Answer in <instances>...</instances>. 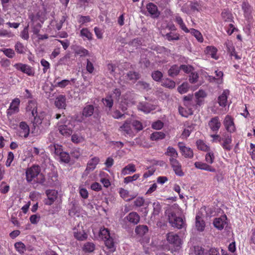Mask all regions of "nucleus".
<instances>
[{
	"mask_svg": "<svg viewBox=\"0 0 255 255\" xmlns=\"http://www.w3.org/2000/svg\"><path fill=\"white\" fill-rule=\"evenodd\" d=\"M162 85L166 87L172 89L175 86V83L169 79H166L162 81Z\"/></svg>",
	"mask_w": 255,
	"mask_h": 255,
	"instance_id": "53",
	"label": "nucleus"
},
{
	"mask_svg": "<svg viewBox=\"0 0 255 255\" xmlns=\"http://www.w3.org/2000/svg\"><path fill=\"white\" fill-rule=\"evenodd\" d=\"M100 236L104 240L110 237L111 235L108 229L102 228L100 232Z\"/></svg>",
	"mask_w": 255,
	"mask_h": 255,
	"instance_id": "59",
	"label": "nucleus"
},
{
	"mask_svg": "<svg viewBox=\"0 0 255 255\" xmlns=\"http://www.w3.org/2000/svg\"><path fill=\"white\" fill-rule=\"evenodd\" d=\"M13 67L18 71L26 74L29 76H33L35 74V71L34 69L30 66L23 64L21 63H15L13 65Z\"/></svg>",
	"mask_w": 255,
	"mask_h": 255,
	"instance_id": "5",
	"label": "nucleus"
},
{
	"mask_svg": "<svg viewBox=\"0 0 255 255\" xmlns=\"http://www.w3.org/2000/svg\"><path fill=\"white\" fill-rule=\"evenodd\" d=\"M106 246L112 250H114V242L113 238L110 237L104 239Z\"/></svg>",
	"mask_w": 255,
	"mask_h": 255,
	"instance_id": "62",
	"label": "nucleus"
},
{
	"mask_svg": "<svg viewBox=\"0 0 255 255\" xmlns=\"http://www.w3.org/2000/svg\"><path fill=\"white\" fill-rule=\"evenodd\" d=\"M46 194L47 199L45 200V203L48 205H52L58 197V192L55 190H47L46 191Z\"/></svg>",
	"mask_w": 255,
	"mask_h": 255,
	"instance_id": "14",
	"label": "nucleus"
},
{
	"mask_svg": "<svg viewBox=\"0 0 255 255\" xmlns=\"http://www.w3.org/2000/svg\"><path fill=\"white\" fill-rule=\"evenodd\" d=\"M119 131L125 135L132 136L134 131L131 124V119H127L119 128Z\"/></svg>",
	"mask_w": 255,
	"mask_h": 255,
	"instance_id": "7",
	"label": "nucleus"
},
{
	"mask_svg": "<svg viewBox=\"0 0 255 255\" xmlns=\"http://www.w3.org/2000/svg\"><path fill=\"white\" fill-rule=\"evenodd\" d=\"M165 134L162 131H155L153 132L150 135V138L152 140H157L163 139Z\"/></svg>",
	"mask_w": 255,
	"mask_h": 255,
	"instance_id": "39",
	"label": "nucleus"
},
{
	"mask_svg": "<svg viewBox=\"0 0 255 255\" xmlns=\"http://www.w3.org/2000/svg\"><path fill=\"white\" fill-rule=\"evenodd\" d=\"M215 76H209L208 80L211 82H215L218 84L222 83L223 73L221 71L216 70L215 71Z\"/></svg>",
	"mask_w": 255,
	"mask_h": 255,
	"instance_id": "20",
	"label": "nucleus"
},
{
	"mask_svg": "<svg viewBox=\"0 0 255 255\" xmlns=\"http://www.w3.org/2000/svg\"><path fill=\"white\" fill-rule=\"evenodd\" d=\"M138 109L144 113H149L150 111L154 110L152 106L146 103H140L138 105Z\"/></svg>",
	"mask_w": 255,
	"mask_h": 255,
	"instance_id": "30",
	"label": "nucleus"
},
{
	"mask_svg": "<svg viewBox=\"0 0 255 255\" xmlns=\"http://www.w3.org/2000/svg\"><path fill=\"white\" fill-rule=\"evenodd\" d=\"M144 202L145 200L143 197H138L134 200L133 205L136 207H140L144 205Z\"/></svg>",
	"mask_w": 255,
	"mask_h": 255,
	"instance_id": "58",
	"label": "nucleus"
},
{
	"mask_svg": "<svg viewBox=\"0 0 255 255\" xmlns=\"http://www.w3.org/2000/svg\"><path fill=\"white\" fill-rule=\"evenodd\" d=\"M230 91L226 89L224 90L218 98V102L221 107H225L227 105L228 96L229 95Z\"/></svg>",
	"mask_w": 255,
	"mask_h": 255,
	"instance_id": "22",
	"label": "nucleus"
},
{
	"mask_svg": "<svg viewBox=\"0 0 255 255\" xmlns=\"http://www.w3.org/2000/svg\"><path fill=\"white\" fill-rule=\"evenodd\" d=\"M197 148L201 150L208 151L209 150V147L201 140H198L196 141Z\"/></svg>",
	"mask_w": 255,
	"mask_h": 255,
	"instance_id": "48",
	"label": "nucleus"
},
{
	"mask_svg": "<svg viewBox=\"0 0 255 255\" xmlns=\"http://www.w3.org/2000/svg\"><path fill=\"white\" fill-rule=\"evenodd\" d=\"M180 71V68L176 65L172 66L168 71L169 76L171 77L176 76Z\"/></svg>",
	"mask_w": 255,
	"mask_h": 255,
	"instance_id": "43",
	"label": "nucleus"
},
{
	"mask_svg": "<svg viewBox=\"0 0 255 255\" xmlns=\"http://www.w3.org/2000/svg\"><path fill=\"white\" fill-rule=\"evenodd\" d=\"M95 246L93 243L88 242L85 244L83 250L85 252L91 253L94 251Z\"/></svg>",
	"mask_w": 255,
	"mask_h": 255,
	"instance_id": "50",
	"label": "nucleus"
},
{
	"mask_svg": "<svg viewBox=\"0 0 255 255\" xmlns=\"http://www.w3.org/2000/svg\"><path fill=\"white\" fill-rule=\"evenodd\" d=\"M189 86L187 83H183L178 87V91L180 94H184L188 91Z\"/></svg>",
	"mask_w": 255,
	"mask_h": 255,
	"instance_id": "63",
	"label": "nucleus"
},
{
	"mask_svg": "<svg viewBox=\"0 0 255 255\" xmlns=\"http://www.w3.org/2000/svg\"><path fill=\"white\" fill-rule=\"evenodd\" d=\"M33 117V123L35 127L41 126L43 128H46L50 125V118L44 112L40 113L38 116L36 114Z\"/></svg>",
	"mask_w": 255,
	"mask_h": 255,
	"instance_id": "2",
	"label": "nucleus"
},
{
	"mask_svg": "<svg viewBox=\"0 0 255 255\" xmlns=\"http://www.w3.org/2000/svg\"><path fill=\"white\" fill-rule=\"evenodd\" d=\"M14 247L16 250L20 254H22L26 251V248L24 244L21 242L15 243Z\"/></svg>",
	"mask_w": 255,
	"mask_h": 255,
	"instance_id": "47",
	"label": "nucleus"
},
{
	"mask_svg": "<svg viewBox=\"0 0 255 255\" xmlns=\"http://www.w3.org/2000/svg\"><path fill=\"white\" fill-rule=\"evenodd\" d=\"M75 54L80 57L86 56L89 55V51L82 47H78L75 50Z\"/></svg>",
	"mask_w": 255,
	"mask_h": 255,
	"instance_id": "45",
	"label": "nucleus"
},
{
	"mask_svg": "<svg viewBox=\"0 0 255 255\" xmlns=\"http://www.w3.org/2000/svg\"><path fill=\"white\" fill-rule=\"evenodd\" d=\"M165 154L166 155L169 157V161H171L172 159H177L178 157V153L177 150L171 146H168L167 147Z\"/></svg>",
	"mask_w": 255,
	"mask_h": 255,
	"instance_id": "26",
	"label": "nucleus"
},
{
	"mask_svg": "<svg viewBox=\"0 0 255 255\" xmlns=\"http://www.w3.org/2000/svg\"><path fill=\"white\" fill-rule=\"evenodd\" d=\"M80 36L83 38H86L89 40L92 39V34L87 28H84L81 30Z\"/></svg>",
	"mask_w": 255,
	"mask_h": 255,
	"instance_id": "41",
	"label": "nucleus"
},
{
	"mask_svg": "<svg viewBox=\"0 0 255 255\" xmlns=\"http://www.w3.org/2000/svg\"><path fill=\"white\" fill-rule=\"evenodd\" d=\"M166 236L168 243L173 246L178 247L181 245V240L177 234L170 232Z\"/></svg>",
	"mask_w": 255,
	"mask_h": 255,
	"instance_id": "8",
	"label": "nucleus"
},
{
	"mask_svg": "<svg viewBox=\"0 0 255 255\" xmlns=\"http://www.w3.org/2000/svg\"><path fill=\"white\" fill-rule=\"evenodd\" d=\"M192 130L193 127L192 126H188L185 128L182 133V138H186L188 137L190 135Z\"/></svg>",
	"mask_w": 255,
	"mask_h": 255,
	"instance_id": "61",
	"label": "nucleus"
},
{
	"mask_svg": "<svg viewBox=\"0 0 255 255\" xmlns=\"http://www.w3.org/2000/svg\"><path fill=\"white\" fill-rule=\"evenodd\" d=\"M30 132V128L27 124L25 122H21L16 130V135L19 137L26 138Z\"/></svg>",
	"mask_w": 255,
	"mask_h": 255,
	"instance_id": "4",
	"label": "nucleus"
},
{
	"mask_svg": "<svg viewBox=\"0 0 255 255\" xmlns=\"http://www.w3.org/2000/svg\"><path fill=\"white\" fill-rule=\"evenodd\" d=\"M74 236L75 238L79 241H84L87 238V235L81 228L79 230H74Z\"/></svg>",
	"mask_w": 255,
	"mask_h": 255,
	"instance_id": "28",
	"label": "nucleus"
},
{
	"mask_svg": "<svg viewBox=\"0 0 255 255\" xmlns=\"http://www.w3.org/2000/svg\"><path fill=\"white\" fill-rule=\"evenodd\" d=\"M148 231V227L145 225H139L135 229V233L140 236L145 235Z\"/></svg>",
	"mask_w": 255,
	"mask_h": 255,
	"instance_id": "36",
	"label": "nucleus"
},
{
	"mask_svg": "<svg viewBox=\"0 0 255 255\" xmlns=\"http://www.w3.org/2000/svg\"><path fill=\"white\" fill-rule=\"evenodd\" d=\"M14 49L17 53L23 54L25 53L26 48L22 43L18 41L15 44Z\"/></svg>",
	"mask_w": 255,
	"mask_h": 255,
	"instance_id": "37",
	"label": "nucleus"
},
{
	"mask_svg": "<svg viewBox=\"0 0 255 255\" xmlns=\"http://www.w3.org/2000/svg\"><path fill=\"white\" fill-rule=\"evenodd\" d=\"M196 228L198 231L202 232L204 230L205 223L203 219L199 215L196 216Z\"/></svg>",
	"mask_w": 255,
	"mask_h": 255,
	"instance_id": "31",
	"label": "nucleus"
},
{
	"mask_svg": "<svg viewBox=\"0 0 255 255\" xmlns=\"http://www.w3.org/2000/svg\"><path fill=\"white\" fill-rule=\"evenodd\" d=\"M227 217L226 216L215 218L213 222L214 227L219 230H222L227 224Z\"/></svg>",
	"mask_w": 255,
	"mask_h": 255,
	"instance_id": "17",
	"label": "nucleus"
},
{
	"mask_svg": "<svg viewBox=\"0 0 255 255\" xmlns=\"http://www.w3.org/2000/svg\"><path fill=\"white\" fill-rule=\"evenodd\" d=\"M222 141H223V142L221 143V145L225 150L230 151L232 149L231 143L232 139L231 135L226 134L224 135L222 138Z\"/></svg>",
	"mask_w": 255,
	"mask_h": 255,
	"instance_id": "16",
	"label": "nucleus"
},
{
	"mask_svg": "<svg viewBox=\"0 0 255 255\" xmlns=\"http://www.w3.org/2000/svg\"><path fill=\"white\" fill-rule=\"evenodd\" d=\"M40 168L38 165H33L28 168L25 172L26 179L27 182L31 183L36 178L40 172Z\"/></svg>",
	"mask_w": 255,
	"mask_h": 255,
	"instance_id": "3",
	"label": "nucleus"
},
{
	"mask_svg": "<svg viewBox=\"0 0 255 255\" xmlns=\"http://www.w3.org/2000/svg\"><path fill=\"white\" fill-rule=\"evenodd\" d=\"M140 176L139 174H135L133 176L126 177L124 178V183L128 184L137 180Z\"/></svg>",
	"mask_w": 255,
	"mask_h": 255,
	"instance_id": "55",
	"label": "nucleus"
},
{
	"mask_svg": "<svg viewBox=\"0 0 255 255\" xmlns=\"http://www.w3.org/2000/svg\"><path fill=\"white\" fill-rule=\"evenodd\" d=\"M223 124L226 129L228 132L232 133L236 130L234 120L230 116L227 115L225 117L223 121Z\"/></svg>",
	"mask_w": 255,
	"mask_h": 255,
	"instance_id": "12",
	"label": "nucleus"
},
{
	"mask_svg": "<svg viewBox=\"0 0 255 255\" xmlns=\"http://www.w3.org/2000/svg\"><path fill=\"white\" fill-rule=\"evenodd\" d=\"M99 162V159L97 157H94L91 158L87 163L86 171L88 173L94 170L97 165Z\"/></svg>",
	"mask_w": 255,
	"mask_h": 255,
	"instance_id": "24",
	"label": "nucleus"
},
{
	"mask_svg": "<svg viewBox=\"0 0 255 255\" xmlns=\"http://www.w3.org/2000/svg\"><path fill=\"white\" fill-rule=\"evenodd\" d=\"M26 109L27 112H30L32 116H34L37 114L36 102L33 100L29 101Z\"/></svg>",
	"mask_w": 255,
	"mask_h": 255,
	"instance_id": "27",
	"label": "nucleus"
},
{
	"mask_svg": "<svg viewBox=\"0 0 255 255\" xmlns=\"http://www.w3.org/2000/svg\"><path fill=\"white\" fill-rule=\"evenodd\" d=\"M19 105L20 100L18 98H15L12 101L8 109L6 111L7 116L8 118L12 115L19 112Z\"/></svg>",
	"mask_w": 255,
	"mask_h": 255,
	"instance_id": "9",
	"label": "nucleus"
},
{
	"mask_svg": "<svg viewBox=\"0 0 255 255\" xmlns=\"http://www.w3.org/2000/svg\"><path fill=\"white\" fill-rule=\"evenodd\" d=\"M118 192L121 197L127 202L131 200L136 197V195L130 194L128 190L123 188H120L118 189Z\"/></svg>",
	"mask_w": 255,
	"mask_h": 255,
	"instance_id": "19",
	"label": "nucleus"
},
{
	"mask_svg": "<svg viewBox=\"0 0 255 255\" xmlns=\"http://www.w3.org/2000/svg\"><path fill=\"white\" fill-rule=\"evenodd\" d=\"M208 126L212 131L217 132L221 126L219 118L215 117L211 119L208 123Z\"/></svg>",
	"mask_w": 255,
	"mask_h": 255,
	"instance_id": "13",
	"label": "nucleus"
},
{
	"mask_svg": "<svg viewBox=\"0 0 255 255\" xmlns=\"http://www.w3.org/2000/svg\"><path fill=\"white\" fill-rule=\"evenodd\" d=\"M178 146L179 148L182 155L185 158H192L194 156L193 150L185 145L183 142H179Z\"/></svg>",
	"mask_w": 255,
	"mask_h": 255,
	"instance_id": "10",
	"label": "nucleus"
},
{
	"mask_svg": "<svg viewBox=\"0 0 255 255\" xmlns=\"http://www.w3.org/2000/svg\"><path fill=\"white\" fill-rule=\"evenodd\" d=\"M225 45H226L227 51L230 53L231 55H234L235 49L233 46V43L232 41L227 40Z\"/></svg>",
	"mask_w": 255,
	"mask_h": 255,
	"instance_id": "49",
	"label": "nucleus"
},
{
	"mask_svg": "<svg viewBox=\"0 0 255 255\" xmlns=\"http://www.w3.org/2000/svg\"><path fill=\"white\" fill-rule=\"evenodd\" d=\"M146 9L149 13L153 17H157L159 16V12L158 11L157 7L155 4L152 3H149L146 5Z\"/></svg>",
	"mask_w": 255,
	"mask_h": 255,
	"instance_id": "23",
	"label": "nucleus"
},
{
	"mask_svg": "<svg viewBox=\"0 0 255 255\" xmlns=\"http://www.w3.org/2000/svg\"><path fill=\"white\" fill-rule=\"evenodd\" d=\"M74 125L70 122H65L64 124L59 125L58 129L61 134L65 136H69L72 133Z\"/></svg>",
	"mask_w": 255,
	"mask_h": 255,
	"instance_id": "6",
	"label": "nucleus"
},
{
	"mask_svg": "<svg viewBox=\"0 0 255 255\" xmlns=\"http://www.w3.org/2000/svg\"><path fill=\"white\" fill-rule=\"evenodd\" d=\"M3 54L9 58H12L15 56L14 50L11 48H3L0 50Z\"/></svg>",
	"mask_w": 255,
	"mask_h": 255,
	"instance_id": "44",
	"label": "nucleus"
},
{
	"mask_svg": "<svg viewBox=\"0 0 255 255\" xmlns=\"http://www.w3.org/2000/svg\"><path fill=\"white\" fill-rule=\"evenodd\" d=\"M190 6L193 10L200 11L202 9V2L198 1L192 2L190 4Z\"/></svg>",
	"mask_w": 255,
	"mask_h": 255,
	"instance_id": "54",
	"label": "nucleus"
},
{
	"mask_svg": "<svg viewBox=\"0 0 255 255\" xmlns=\"http://www.w3.org/2000/svg\"><path fill=\"white\" fill-rule=\"evenodd\" d=\"M55 104L56 107L59 109L65 108L66 106L65 96L60 95L57 97L55 100Z\"/></svg>",
	"mask_w": 255,
	"mask_h": 255,
	"instance_id": "29",
	"label": "nucleus"
},
{
	"mask_svg": "<svg viewBox=\"0 0 255 255\" xmlns=\"http://www.w3.org/2000/svg\"><path fill=\"white\" fill-rule=\"evenodd\" d=\"M194 253L196 255H208L207 252H205L204 249L200 246L194 247Z\"/></svg>",
	"mask_w": 255,
	"mask_h": 255,
	"instance_id": "57",
	"label": "nucleus"
},
{
	"mask_svg": "<svg viewBox=\"0 0 255 255\" xmlns=\"http://www.w3.org/2000/svg\"><path fill=\"white\" fill-rule=\"evenodd\" d=\"M189 32L192 34L199 42H202L203 41V37L201 33L195 29L191 28L189 30Z\"/></svg>",
	"mask_w": 255,
	"mask_h": 255,
	"instance_id": "40",
	"label": "nucleus"
},
{
	"mask_svg": "<svg viewBox=\"0 0 255 255\" xmlns=\"http://www.w3.org/2000/svg\"><path fill=\"white\" fill-rule=\"evenodd\" d=\"M136 168L135 166L133 164H129L125 166L122 170V174L125 175L129 174L130 173H133L135 172Z\"/></svg>",
	"mask_w": 255,
	"mask_h": 255,
	"instance_id": "34",
	"label": "nucleus"
},
{
	"mask_svg": "<svg viewBox=\"0 0 255 255\" xmlns=\"http://www.w3.org/2000/svg\"><path fill=\"white\" fill-rule=\"evenodd\" d=\"M169 163L177 176H183L184 175V174L182 169L181 164L177 159H172L171 161H169Z\"/></svg>",
	"mask_w": 255,
	"mask_h": 255,
	"instance_id": "11",
	"label": "nucleus"
},
{
	"mask_svg": "<svg viewBox=\"0 0 255 255\" xmlns=\"http://www.w3.org/2000/svg\"><path fill=\"white\" fill-rule=\"evenodd\" d=\"M131 124L132 128L136 130L137 131L141 130L143 128L142 124L138 121L131 120Z\"/></svg>",
	"mask_w": 255,
	"mask_h": 255,
	"instance_id": "52",
	"label": "nucleus"
},
{
	"mask_svg": "<svg viewBox=\"0 0 255 255\" xmlns=\"http://www.w3.org/2000/svg\"><path fill=\"white\" fill-rule=\"evenodd\" d=\"M164 37L169 41L179 39V34L176 32H170L167 33L164 35Z\"/></svg>",
	"mask_w": 255,
	"mask_h": 255,
	"instance_id": "42",
	"label": "nucleus"
},
{
	"mask_svg": "<svg viewBox=\"0 0 255 255\" xmlns=\"http://www.w3.org/2000/svg\"><path fill=\"white\" fill-rule=\"evenodd\" d=\"M151 76L154 80L159 81L162 77L163 74L159 71H155L152 72Z\"/></svg>",
	"mask_w": 255,
	"mask_h": 255,
	"instance_id": "64",
	"label": "nucleus"
},
{
	"mask_svg": "<svg viewBox=\"0 0 255 255\" xmlns=\"http://www.w3.org/2000/svg\"><path fill=\"white\" fill-rule=\"evenodd\" d=\"M217 49L213 46H208L206 47L205 52L206 54L210 55L212 58L217 59Z\"/></svg>",
	"mask_w": 255,
	"mask_h": 255,
	"instance_id": "32",
	"label": "nucleus"
},
{
	"mask_svg": "<svg viewBox=\"0 0 255 255\" xmlns=\"http://www.w3.org/2000/svg\"><path fill=\"white\" fill-rule=\"evenodd\" d=\"M55 148V153L57 155H59V157L60 160L65 163L69 162L70 160V156L68 153L66 152L61 151L60 147L58 145L54 146Z\"/></svg>",
	"mask_w": 255,
	"mask_h": 255,
	"instance_id": "18",
	"label": "nucleus"
},
{
	"mask_svg": "<svg viewBox=\"0 0 255 255\" xmlns=\"http://www.w3.org/2000/svg\"><path fill=\"white\" fill-rule=\"evenodd\" d=\"M94 111V106L91 105H88L84 108L82 112V115L85 117H90L93 114Z\"/></svg>",
	"mask_w": 255,
	"mask_h": 255,
	"instance_id": "33",
	"label": "nucleus"
},
{
	"mask_svg": "<svg viewBox=\"0 0 255 255\" xmlns=\"http://www.w3.org/2000/svg\"><path fill=\"white\" fill-rule=\"evenodd\" d=\"M55 87L64 88L70 84V81L68 80H63L61 81H57V79H55L54 81Z\"/></svg>",
	"mask_w": 255,
	"mask_h": 255,
	"instance_id": "46",
	"label": "nucleus"
},
{
	"mask_svg": "<svg viewBox=\"0 0 255 255\" xmlns=\"http://www.w3.org/2000/svg\"><path fill=\"white\" fill-rule=\"evenodd\" d=\"M178 111L179 114L182 117H188V116L192 114V110L190 107H189L188 109H187L180 106L178 108Z\"/></svg>",
	"mask_w": 255,
	"mask_h": 255,
	"instance_id": "38",
	"label": "nucleus"
},
{
	"mask_svg": "<svg viewBox=\"0 0 255 255\" xmlns=\"http://www.w3.org/2000/svg\"><path fill=\"white\" fill-rule=\"evenodd\" d=\"M103 102L104 105L111 109L113 106V100L111 96H107L105 99H103Z\"/></svg>",
	"mask_w": 255,
	"mask_h": 255,
	"instance_id": "51",
	"label": "nucleus"
},
{
	"mask_svg": "<svg viewBox=\"0 0 255 255\" xmlns=\"http://www.w3.org/2000/svg\"><path fill=\"white\" fill-rule=\"evenodd\" d=\"M31 20L32 31L34 34L37 35L41 27V24L39 22V18L37 15H33L31 17Z\"/></svg>",
	"mask_w": 255,
	"mask_h": 255,
	"instance_id": "15",
	"label": "nucleus"
},
{
	"mask_svg": "<svg viewBox=\"0 0 255 255\" xmlns=\"http://www.w3.org/2000/svg\"><path fill=\"white\" fill-rule=\"evenodd\" d=\"M168 217L169 222L172 227L177 229L184 227L185 225L184 220L180 217H177L175 211L172 209L168 211Z\"/></svg>",
	"mask_w": 255,
	"mask_h": 255,
	"instance_id": "1",
	"label": "nucleus"
},
{
	"mask_svg": "<svg viewBox=\"0 0 255 255\" xmlns=\"http://www.w3.org/2000/svg\"><path fill=\"white\" fill-rule=\"evenodd\" d=\"M194 165L196 168L201 170L208 171L212 172H216V169L214 168L207 164L206 163H204L200 161H197L194 163Z\"/></svg>",
	"mask_w": 255,
	"mask_h": 255,
	"instance_id": "21",
	"label": "nucleus"
},
{
	"mask_svg": "<svg viewBox=\"0 0 255 255\" xmlns=\"http://www.w3.org/2000/svg\"><path fill=\"white\" fill-rule=\"evenodd\" d=\"M127 77L129 80L135 81L139 78L138 73L135 72L130 71L127 73Z\"/></svg>",
	"mask_w": 255,
	"mask_h": 255,
	"instance_id": "56",
	"label": "nucleus"
},
{
	"mask_svg": "<svg viewBox=\"0 0 255 255\" xmlns=\"http://www.w3.org/2000/svg\"><path fill=\"white\" fill-rule=\"evenodd\" d=\"M126 219L130 223L136 225L139 222L140 217L136 212H132L127 216Z\"/></svg>",
	"mask_w": 255,
	"mask_h": 255,
	"instance_id": "25",
	"label": "nucleus"
},
{
	"mask_svg": "<svg viewBox=\"0 0 255 255\" xmlns=\"http://www.w3.org/2000/svg\"><path fill=\"white\" fill-rule=\"evenodd\" d=\"M214 154L212 151H209L206 154L205 160L208 163H213L214 162Z\"/></svg>",
	"mask_w": 255,
	"mask_h": 255,
	"instance_id": "60",
	"label": "nucleus"
},
{
	"mask_svg": "<svg viewBox=\"0 0 255 255\" xmlns=\"http://www.w3.org/2000/svg\"><path fill=\"white\" fill-rule=\"evenodd\" d=\"M175 21L179 25L180 28L183 31H184L186 33L189 32V29H188L187 28V27L186 26V25L185 24L184 22H183L182 18L180 16H179L178 15H176L175 16Z\"/></svg>",
	"mask_w": 255,
	"mask_h": 255,
	"instance_id": "35",
	"label": "nucleus"
}]
</instances>
